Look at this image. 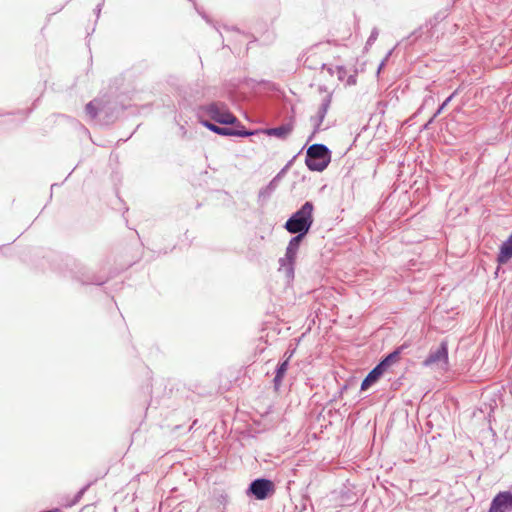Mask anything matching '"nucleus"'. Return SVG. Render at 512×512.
I'll list each match as a JSON object with an SVG mask.
<instances>
[{
  "label": "nucleus",
  "instance_id": "7",
  "mask_svg": "<svg viewBox=\"0 0 512 512\" xmlns=\"http://www.w3.org/2000/svg\"><path fill=\"white\" fill-rule=\"evenodd\" d=\"M512 511V492H499L491 501L488 512Z\"/></svg>",
  "mask_w": 512,
  "mask_h": 512
},
{
  "label": "nucleus",
  "instance_id": "10",
  "mask_svg": "<svg viewBox=\"0 0 512 512\" xmlns=\"http://www.w3.org/2000/svg\"><path fill=\"white\" fill-rule=\"evenodd\" d=\"M293 353L294 350H292L291 352H286L284 355L286 359L283 362H281L276 369V375L273 380L276 389H278L279 386L281 385L282 379L288 370L289 360L293 356Z\"/></svg>",
  "mask_w": 512,
  "mask_h": 512
},
{
  "label": "nucleus",
  "instance_id": "6",
  "mask_svg": "<svg viewBox=\"0 0 512 512\" xmlns=\"http://www.w3.org/2000/svg\"><path fill=\"white\" fill-rule=\"evenodd\" d=\"M331 99H332V95L327 94L323 98L316 115H314L310 118V123H311V126L313 127V131H312L311 136L309 137V140H311L315 136V134L322 129L321 128L322 123H323V121L326 117V114L330 108Z\"/></svg>",
  "mask_w": 512,
  "mask_h": 512
},
{
  "label": "nucleus",
  "instance_id": "18",
  "mask_svg": "<svg viewBox=\"0 0 512 512\" xmlns=\"http://www.w3.org/2000/svg\"><path fill=\"white\" fill-rule=\"evenodd\" d=\"M456 92L452 93L443 103L442 105L438 108V110L436 111V113L434 114V117L435 118L436 116H438L442 111L443 109L448 105V103L453 99V97L455 96Z\"/></svg>",
  "mask_w": 512,
  "mask_h": 512
},
{
  "label": "nucleus",
  "instance_id": "17",
  "mask_svg": "<svg viewBox=\"0 0 512 512\" xmlns=\"http://www.w3.org/2000/svg\"><path fill=\"white\" fill-rule=\"evenodd\" d=\"M378 35H379L378 29L373 28V30L371 31V34L366 42V48L373 45V43L377 40Z\"/></svg>",
  "mask_w": 512,
  "mask_h": 512
},
{
  "label": "nucleus",
  "instance_id": "9",
  "mask_svg": "<svg viewBox=\"0 0 512 512\" xmlns=\"http://www.w3.org/2000/svg\"><path fill=\"white\" fill-rule=\"evenodd\" d=\"M201 123L208 128L210 131L223 136H239V137H245L250 136L253 133L246 131V130H236L232 128H226V127H219L209 121L202 120Z\"/></svg>",
  "mask_w": 512,
  "mask_h": 512
},
{
  "label": "nucleus",
  "instance_id": "21",
  "mask_svg": "<svg viewBox=\"0 0 512 512\" xmlns=\"http://www.w3.org/2000/svg\"><path fill=\"white\" fill-rule=\"evenodd\" d=\"M323 69H326L327 72L330 74V75H336V66L335 67H331V66H327V65H323Z\"/></svg>",
  "mask_w": 512,
  "mask_h": 512
},
{
  "label": "nucleus",
  "instance_id": "1",
  "mask_svg": "<svg viewBox=\"0 0 512 512\" xmlns=\"http://www.w3.org/2000/svg\"><path fill=\"white\" fill-rule=\"evenodd\" d=\"M313 210L312 202H305L299 210L293 213L285 223V229L296 235L305 236L313 224Z\"/></svg>",
  "mask_w": 512,
  "mask_h": 512
},
{
  "label": "nucleus",
  "instance_id": "20",
  "mask_svg": "<svg viewBox=\"0 0 512 512\" xmlns=\"http://www.w3.org/2000/svg\"><path fill=\"white\" fill-rule=\"evenodd\" d=\"M89 485L83 487L75 496V500L73 501V503H76L78 502L82 496L84 495V493L86 492V490L88 489Z\"/></svg>",
  "mask_w": 512,
  "mask_h": 512
},
{
  "label": "nucleus",
  "instance_id": "4",
  "mask_svg": "<svg viewBox=\"0 0 512 512\" xmlns=\"http://www.w3.org/2000/svg\"><path fill=\"white\" fill-rule=\"evenodd\" d=\"M303 237L302 235L294 236L288 243L285 256L279 259V269L287 278H292L294 275V262Z\"/></svg>",
  "mask_w": 512,
  "mask_h": 512
},
{
  "label": "nucleus",
  "instance_id": "5",
  "mask_svg": "<svg viewBox=\"0 0 512 512\" xmlns=\"http://www.w3.org/2000/svg\"><path fill=\"white\" fill-rule=\"evenodd\" d=\"M425 367L437 368L443 371L448 369V345L442 341L436 350H431L428 357L424 360Z\"/></svg>",
  "mask_w": 512,
  "mask_h": 512
},
{
  "label": "nucleus",
  "instance_id": "13",
  "mask_svg": "<svg viewBox=\"0 0 512 512\" xmlns=\"http://www.w3.org/2000/svg\"><path fill=\"white\" fill-rule=\"evenodd\" d=\"M293 130L292 124H284L279 127L269 128L265 133L269 136H275L280 139H285Z\"/></svg>",
  "mask_w": 512,
  "mask_h": 512
},
{
  "label": "nucleus",
  "instance_id": "22",
  "mask_svg": "<svg viewBox=\"0 0 512 512\" xmlns=\"http://www.w3.org/2000/svg\"><path fill=\"white\" fill-rule=\"evenodd\" d=\"M391 51L386 55L385 59L380 63L379 67H378V73H380L381 69L385 66V63L386 61L388 60V58L390 57L391 55Z\"/></svg>",
  "mask_w": 512,
  "mask_h": 512
},
{
  "label": "nucleus",
  "instance_id": "14",
  "mask_svg": "<svg viewBox=\"0 0 512 512\" xmlns=\"http://www.w3.org/2000/svg\"><path fill=\"white\" fill-rule=\"evenodd\" d=\"M101 103L99 100H93L86 105V113L91 118H95L99 111H102Z\"/></svg>",
  "mask_w": 512,
  "mask_h": 512
},
{
  "label": "nucleus",
  "instance_id": "15",
  "mask_svg": "<svg viewBox=\"0 0 512 512\" xmlns=\"http://www.w3.org/2000/svg\"><path fill=\"white\" fill-rule=\"evenodd\" d=\"M277 179H273L270 183L259 191V199H268L277 187Z\"/></svg>",
  "mask_w": 512,
  "mask_h": 512
},
{
  "label": "nucleus",
  "instance_id": "19",
  "mask_svg": "<svg viewBox=\"0 0 512 512\" xmlns=\"http://www.w3.org/2000/svg\"><path fill=\"white\" fill-rule=\"evenodd\" d=\"M336 75L340 81H343L346 76V69L343 66H336Z\"/></svg>",
  "mask_w": 512,
  "mask_h": 512
},
{
  "label": "nucleus",
  "instance_id": "16",
  "mask_svg": "<svg viewBox=\"0 0 512 512\" xmlns=\"http://www.w3.org/2000/svg\"><path fill=\"white\" fill-rule=\"evenodd\" d=\"M400 352L396 350L387 355L379 364L386 370L389 366L396 363L399 360Z\"/></svg>",
  "mask_w": 512,
  "mask_h": 512
},
{
  "label": "nucleus",
  "instance_id": "2",
  "mask_svg": "<svg viewBox=\"0 0 512 512\" xmlns=\"http://www.w3.org/2000/svg\"><path fill=\"white\" fill-rule=\"evenodd\" d=\"M198 116L200 118L209 117L224 125H233L238 123V119L229 111L227 105L223 102H212L200 106L198 108Z\"/></svg>",
  "mask_w": 512,
  "mask_h": 512
},
{
  "label": "nucleus",
  "instance_id": "12",
  "mask_svg": "<svg viewBox=\"0 0 512 512\" xmlns=\"http://www.w3.org/2000/svg\"><path fill=\"white\" fill-rule=\"evenodd\" d=\"M512 257V232L508 239L500 247L497 260L499 263H506Z\"/></svg>",
  "mask_w": 512,
  "mask_h": 512
},
{
  "label": "nucleus",
  "instance_id": "11",
  "mask_svg": "<svg viewBox=\"0 0 512 512\" xmlns=\"http://www.w3.org/2000/svg\"><path fill=\"white\" fill-rule=\"evenodd\" d=\"M385 371L386 370L380 364L374 367L366 376V378L362 381L361 390H367L373 383H375L380 378V376Z\"/></svg>",
  "mask_w": 512,
  "mask_h": 512
},
{
  "label": "nucleus",
  "instance_id": "3",
  "mask_svg": "<svg viewBox=\"0 0 512 512\" xmlns=\"http://www.w3.org/2000/svg\"><path fill=\"white\" fill-rule=\"evenodd\" d=\"M330 161V150L324 144H313L307 149L305 163L309 170L321 172Z\"/></svg>",
  "mask_w": 512,
  "mask_h": 512
},
{
  "label": "nucleus",
  "instance_id": "8",
  "mask_svg": "<svg viewBox=\"0 0 512 512\" xmlns=\"http://www.w3.org/2000/svg\"><path fill=\"white\" fill-rule=\"evenodd\" d=\"M274 489L272 481L268 479H256L254 480L249 487V492L253 494L256 499L263 500L266 499L270 492Z\"/></svg>",
  "mask_w": 512,
  "mask_h": 512
},
{
  "label": "nucleus",
  "instance_id": "23",
  "mask_svg": "<svg viewBox=\"0 0 512 512\" xmlns=\"http://www.w3.org/2000/svg\"><path fill=\"white\" fill-rule=\"evenodd\" d=\"M348 85H354L356 84V75H350L347 79Z\"/></svg>",
  "mask_w": 512,
  "mask_h": 512
}]
</instances>
